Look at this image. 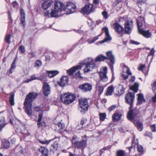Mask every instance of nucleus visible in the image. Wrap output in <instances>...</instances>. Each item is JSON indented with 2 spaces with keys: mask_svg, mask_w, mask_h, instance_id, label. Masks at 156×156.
Returning a JSON list of instances; mask_svg holds the SVG:
<instances>
[{
  "mask_svg": "<svg viewBox=\"0 0 156 156\" xmlns=\"http://www.w3.org/2000/svg\"><path fill=\"white\" fill-rule=\"evenodd\" d=\"M76 99L73 94L69 93H64L61 95L60 99L62 102L65 105H68L72 103Z\"/></svg>",
  "mask_w": 156,
  "mask_h": 156,
  "instance_id": "1",
  "label": "nucleus"
},
{
  "mask_svg": "<svg viewBox=\"0 0 156 156\" xmlns=\"http://www.w3.org/2000/svg\"><path fill=\"white\" fill-rule=\"evenodd\" d=\"M79 110L82 113H84L87 110L88 107L87 99L81 98L79 100Z\"/></svg>",
  "mask_w": 156,
  "mask_h": 156,
  "instance_id": "2",
  "label": "nucleus"
},
{
  "mask_svg": "<svg viewBox=\"0 0 156 156\" xmlns=\"http://www.w3.org/2000/svg\"><path fill=\"white\" fill-rule=\"evenodd\" d=\"M134 92H128L126 94L125 97L126 102L129 105L130 108H133V103L135 98Z\"/></svg>",
  "mask_w": 156,
  "mask_h": 156,
  "instance_id": "3",
  "label": "nucleus"
},
{
  "mask_svg": "<svg viewBox=\"0 0 156 156\" xmlns=\"http://www.w3.org/2000/svg\"><path fill=\"white\" fill-rule=\"evenodd\" d=\"M37 95V94L34 92H30L26 96L24 104L25 106L31 104Z\"/></svg>",
  "mask_w": 156,
  "mask_h": 156,
  "instance_id": "4",
  "label": "nucleus"
},
{
  "mask_svg": "<svg viewBox=\"0 0 156 156\" xmlns=\"http://www.w3.org/2000/svg\"><path fill=\"white\" fill-rule=\"evenodd\" d=\"M132 108L129 107V110L127 116L128 119L130 121L133 120L135 118L140 116L139 111L138 110H132Z\"/></svg>",
  "mask_w": 156,
  "mask_h": 156,
  "instance_id": "5",
  "label": "nucleus"
},
{
  "mask_svg": "<svg viewBox=\"0 0 156 156\" xmlns=\"http://www.w3.org/2000/svg\"><path fill=\"white\" fill-rule=\"evenodd\" d=\"M107 68L105 66L101 68L99 72L101 80L103 82H105L108 80V78L107 75Z\"/></svg>",
  "mask_w": 156,
  "mask_h": 156,
  "instance_id": "6",
  "label": "nucleus"
},
{
  "mask_svg": "<svg viewBox=\"0 0 156 156\" xmlns=\"http://www.w3.org/2000/svg\"><path fill=\"white\" fill-rule=\"evenodd\" d=\"M76 8L75 4L72 2H68L66 5L65 10L68 14H70L74 12Z\"/></svg>",
  "mask_w": 156,
  "mask_h": 156,
  "instance_id": "7",
  "label": "nucleus"
},
{
  "mask_svg": "<svg viewBox=\"0 0 156 156\" xmlns=\"http://www.w3.org/2000/svg\"><path fill=\"white\" fill-rule=\"evenodd\" d=\"M133 22L132 21H127L125 25V32L127 34L130 33L133 27Z\"/></svg>",
  "mask_w": 156,
  "mask_h": 156,
  "instance_id": "8",
  "label": "nucleus"
},
{
  "mask_svg": "<svg viewBox=\"0 0 156 156\" xmlns=\"http://www.w3.org/2000/svg\"><path fill=\"white\" fill-rule=\"evenodd\" d=\"M94 9L93 5L90 4L86 5L82 9L81 11L84 13L88 14L92 12Z\"/></svg>",
  "mask_w": 156,
  "mask_h": 156,
  "instance_id": "9",
  "label": "nucleus"
},
{
  "mask_svg": "<svg viewBox=\"0 0 156 156\" xmlns=\"http://www.w3.org/2000/svg\"><path fill=\"white\" fill-rule=\"evenodd\" d=\"M43 93L45 96H48L50 94L51 92L50 87L49 84L47 82L43 83Z\"/></svg>",
  "mask_w": 156,
  "mask_h": 156,
  "instance_id": "10",
  "label": "nucleus"
},
{
  "mask_svg": "<svg viewBox=\"0 0 156 156\" xmlns=\"http://www.w3.org/2000/svg\"><path fill=\"white\" fill-rule=\"evenodd\" d=\"M129 75H131L132 73L128 68L126 66H123V70L122 75V76L124 80H126L128 78Z\"/></svg>",
  "mask_w": 156,
  "mask_h": 156,
  "instance_id": "11",
  "label": "nucleus"
},
{
  "mask_svg": "<svg viewBox=\"0 0 156 156\" xmlns=\"http://www.w3.org/2000/svg\"><path fill=\"white\" fill-rule=\"evenodd\" d=\"M69 78L67 76H63L59 81L58 82V84L62 87H64L68 83Z\"/></svg>",
  "mask_w": 156,
  "mask_h": 156,
  "instance_id": "12",
  "label": "nucleus"
},
{
  "mask_svg": "<svg viewBox=\"0 0 156 156\" xmlns=\"http://www.w3.org/2000/svg\"><path fill=\"white\" fill-rule=\"evenodd\" d=\"M102 30H104L105 31L106 37L103 41H100L99 42L100 44L112 40V38L109 34L108 28L107 27H105L103 28Z\"/></svg>",
  "mask_w": 156,
  "mask_h": 156,
  "instance_id": "13",
  "label": "nucleus"
},
{
  "mask_svg": "<svg viewBox=\"0 0 156 156\" xmlns=\"http://www.w3.org/2000/svg\"><path fill=\"white\" fill-rule=\"evenodd\" d=\"M106 55L107 56V59H110L111 62L112 64L110 65V66L112 71L113 72V64L115 63L114 57L111 51L107 52L106 53Z\"/></svg>",
  "mask_w": 156,
  "mask_h": 156,
  "instance_id": "14",
  "label": "nucleus"
},
{
  "mask_svg": "<svg viewBox=\"0 0 156 156\" xmlns=\"http://www.w3.org/2000/svg\"><path fill=\"white\" fill-rule=\"evenodd\" d=\"M79 88L84 92L89 91L91 90L92 85L89 83H85L79 86Z\"/></svg>",
  "mask_w": 156,
  "mask_h": 156,
  "instance_id": "15",
  "label": "nucleus"
},
{
  "mask_svg": "<svg viewBox=\"0 0 156 156\" xmlns=\"http://www.w3.org/2000/svg\"><path fill=\"white\" fill-rule=\"evenodd\" d=\"M64 4L60 2L56 1L54 4V9L61 12L63 9Z\"/></svg>",
  "mask_w": 156,
  "mask_h": 156,
  "instance_id": "16",
  "label": "nucleus"
},
{
  "mask_svg": "<svg viewBox=\"0 0 156 156\" xmlns=\"http://www.w3.org/2000/svg\"><path fill=\"white\" fill-rule=\"evenodd\" d=\"M42 116V114H39L37 123L38 127L41 129H43L46 126L45 122H41Z\"/></svg>",
  "mask_w": 156,
  "mask_h": 156,
  "instance_id": "17",
  "label": "nucleus"
},
{
  "mask_svg": "<svg viewBox=\"0 0 156 156\" xmlns=\"http://www.w3.org/2000/svg\"><path fill=\"white\" fill-rule=\"evenodd\" d=\"M87 141L85 140H83L81 141H76L75 142L74 145L77 148H83L85 145Z\"/></svg>",
  "mask_w": 156,
  "mask_h": 156,
  "instance_id": "18",
  "label": "nucleus"
},
{
  "mask_svg": "<svg viewBox=\"0 0 156 156\" xmlns=\"http://www.w3.org/2000/svg\"><path fill=\"white\" fill-rule=\"evenodd\" d=\"M52 2V0H45L42 4V7L44 9H46L50 7Z\"/></svg>",
  "mask_w": 156,
  "mask_h": 156,
  "instance_id": "19",
  "label": "nucleus"
},
{
  "mask_svg": "<svg viewBox=\"0 0 156 156\" xmlns=\"http://www.w3.org/2000/svg\"><path fill=\"white\" fill-rule=\"evenodd\" d=\"M82 67L80 65H78L71 68L67 70V73L69 75H72L75 72L76 70L81 69Z\"/></svg>",
  "mask_w": 156,
  "mask_h": 156,
  "instance_id": "20",
  "label": "nucleus"
},
{
  "mask_svg": "<svg viewBox=\"0 0 156 156\" xmlns=\"http://www.w3.org/2000/svg\"><path fill=\"white\" fill-rule=\"evenodd\" d=\"M113 27L115 30L119 33H121L123 31V28L118 23H114Z\"/></svg>",
  "mask_w": 156,
  "mask_h": 156,
  "instance_id": "21",
  "label": "nucleus"
},
{
  "mask_svg": "<svg viewBox=\"0 0 156 156\" xmlns=\"http://www.w3.org/2000/svg\"><path fill=\"white\" fill-rule=\"evenodd\" d=\"M139 34L142 35L144 37L146 38H149L151 35V33L149 32V30L145 31L143 29H139Z\"/></svg>",
  "mask_w": 156,
  "mask_h": 156,
  "instance_id": "22",
  "label": "nucleus"
},
{
  "mask_svg": "<svg viewBox=\"0 0 156 156\" xmlns=\"http://www.w3.org/2000/svg\"><path fill=\"white\" fill-rule=\"evenodd\" d=\"M85 67L84 69V72H88L91 70L95 66V64H84Z\"/></svg>",
  "mask_w": 156,
  "mask_h": 156,
  "instance_id": "23",
  "label": "nucleus"
},
{
  "mask_svg": "<svg viewBox=\"0 0 156 156\" xmlns=\"http://www.w3.org/2000/svg\"><path fill=\"white\" fill-rule=\"evenodd\" d=\"M7 122L5 121V118L2 115H0V131L6 126Z\"/></svg>",
  "mask_w": 156,
  "mask_h": 156,
  "instance_id": "24",
  "label": "nucleus"
},
{
  "mask_svg": "<svg viewBox=\"0 0 156 156\" xmlns=\"http://www.w3.org/2000/svg\"><path fill=\"white\" fill-rule=\"evenodd\" d=\"M137 104H141L143 102L145 101V100L144 98L143 95L141 93H140L137 94Z\"/></svg>",
  "mask_w": 156,
  "mask_h": 156,
  "instance_id": "25",
  "label": "nucleus"
},
{
  "mask_svg": "<svg viewBox=\"0 0 156 156\" xmlns=\"http://www.w3.org/2000/svg\"><path fill=\"white\" fill-rule=\"evenodd\" d=\"M122 115L116 112L113 114L112 116V119L114 122H117L120 119Z\"/></svg>",
  "mask_w": 156,
  "mask_h": 156,
  "instance_id": "26",
  "label": "nucleus"
},
{
  "mask_svg": "<svg viewBox=\"0 0 156 156\" xmlns=\"http://www.w3.org/2000/svg\"><path fill=\"white\" fill-rule=\"evenodd\" d=\"M83 65L84 64H95L94 62L91 58H88L86 59L81 63Z\"/></svg>",
  "mask_w": 156,
  "mask_h": 156,
  "instance_id": "27",
  "label": "nucleus"
},
{
  "mask_svg": "<svg viewBox=\"0 0 156 156\" xmlns=\"http://www.w3.org/2000/svg\"><path fill=\"white\" fill-rule=\"evenodd\" d=\"M20 14L21 16V24L23 25L24 27L25 25V15L24 11L22 9L20 11Z\"/></svg>",
  "mask_w": 156,
  "mask_h": 156,
  "instance_id": "28",
  "label": "nucleus"
},
{
  "mask_svg": "<svg viewBox=\"0 0 156 156\" xmlns=\"http://www.w3.org/2000/svg\"><path fill=\"white\" fill-rule=\"evenodd\" d=\"M48 76L52 78L58 74L59 72L57 70L48 71H47Z\"/></svg>",
  "mask_w": 156,
  "mask_h": 156,
  "instance_id": "29",
  "label": "nucleus"
},
{
  "mask_svg": "<svg viewBox=\"0 0 156 156\" xmlns=\"http://www.w3.org/2000/svg\"><path fill=\"white\" fill-rule=\"evenodd\" d=\"M31 105L32 104H30V105H27V106H25L26 107L25 112L29 115H31L32 113Z\"/></svg>",
  "mask_w": 156,
  "mask_h": 156,
  "instance_id": "30",
  "label": "nucleus"
},
{
  "mask_svg": "<svg viewBox=\"0 0 156 156\" xmlns=\"http://www.w3.org/2000/svg\"><path fill=\"white\" fill-rule=\"evenodd\" d=\"M60 12L59 11L55 10V9H53L51 10V12H50V15L51 17H56L59 16L58 13Z\"/></svg>",
  "mask_w": 156,
  "mask_h": 156,
  "instance_id": "31",
  "label": "nucleus"
},
{
  "mask_svg": "<svg viewBox=\"0 0 156 156\" xmlns=\"http://www.w3.org/2000/svg\"><path fill=\"white\" fill-rule=\"evenodd\" d=\"M39 151L43 154L45 156H47L48 153V151L45 147H41L39 149Z\"/></svg>",
  "mask_w": 156,
  "mask_h": 156,
  "instance_id": "32",
  "label": "nucleus"
},
{
  "mask_svg": "<svg viewBox=\"0 0 156 156\" xmlns=\"http://www.w3.org/2000/svg\"><path fill=\"white\" fill-rule=\"evenodd\" d=\"M136 126L139 131H141L143 129V125L142 122L137 121L136 124Z\"/></svg>",
  "mask_w": 156,
  "mask_h": 156,
  "instance_id": "33",
  "label": "nucleus"
},
{
  "mask_svg": "<svg viewBox=\"0 0 156 156\" xmlns=\"http://www.w3.org/2000/svg\"><path fill=\"white\" fill-rule=\"evenodd\" d=\"M138 84L136 83H135L134 85L132 86L130 88L134 92H136L138 90Z\"/></svg>",
  "mask_w": 156,
  "mask_h": 156,
  "instance_id": "34",
  "label": "nucleus"
},
{
  "mask_svg": "<svg viewBox=\"0 0 156 156\" xmlns=\"http://www.w3.org/2000/svg\"><path fill=\"white\" fill-rule=\"evenodd\" d=\"M114 91V87L112 86H110L108 87L106 92L108 95H111Z\"/></svg>",
  "mask_w": 156,
  "mask_h": 156,
  "instance_id": "35",
  "label": "nucleus"
},
{
  "mask_svg": "<svg viewBox=\"0 0 156 156\" xmlns=\"http://www.w3.org/2000/svg\"><path fill=\"white\" fill-rule=\"evenodd\" d=\"M106 59L107 58L106 57H105L102 55H100L98 56L96 58L95 61V62L102 61Z\"/></svg>",
  "mask_w": 156,
  "mask_h": 156,
  "instance_id": "36",
  "label": "nucleus"
},
{
  "mask_svg": "<svg viewBox=\"0 0 156 156\" xmlns=\"http://www.w3.org/2000/svg\"><path fill=\"white\" fill-rule=\"evenodd\" d=\"M125 89L123 87V85L122 84H119V87L118 92L119 94H122L124 92V90Z\"/></svg>",
  "mask_w": 156,
  "mask_h": 156,
  "instance_id": "37",
  "label": "nucleus"
},
{
  "mask_svg": "<svg viewBox=\"0 0 156 156\" xmlns=\"http://www.w3.org/2000/svg\"><path fill=\"white\" fill-rule=\"evenodd\" d=\"M116 154L117 156H125L126 155L125 151L122 150L117 151Z\"/></svg>",
  "mask_w": 156,
  "mask_h": 156,
  "instance_id": "38",
  "label": "nucleus"
},
{
  "mask_svg": "<svg viewBox=\"0 0 156 156\" xmlns=\"http://www.w3.org/2000/svg\"><path fill=\"white\" fill-rule=\"evenodd\" d=\"M40 79L39 78H37V77L35 76L34 75L31 76L30 78L27 79L25 81V82L28 83L29 82L35 80H39Z\"/></svg>",
  "mask_w": 156,
  "mask_h": 156,
  "instance_id": "39",
  "label": "nucleus"
},
{
  "mask_svg": "<svg viewBox=\"0 0 156 156\" xmlns=\"http://www.w3.org/2000/svg\"><path fill=\"white\" fill-rule=\"evenodd\" d=\"M87 122V120L86 119H82L80 122V127H79V126H78L76 127V129L77 130H80L83 128V125L86 123Z\"/></svg>",
  "mask_w": 156,
  "mask_h": 156,
  "instance_id": "40",
  "label": "nucleus"
},
{
  "mask_svg": "<svg viewBox=\"0 0 156 156\" xmlns=\"http://www.w3.org/2000/svg\"><path fill=\"white\" fill-rule=\"evenodd\" d=\"M14 94L12 93L11 94L9 98V102L10 104L12 105H14Z\"/></svg>",
  "mask_w": 156,
  "mask_h": 156,
  "instance_id": "41",
  "label": "nucleus"
},
{
  "mask_svg": "<svg viewBox=\"0 0 156 156\" xmlns=\"http://www.w3.org/2000/svg\"><path fill=\"white\" fill-rule=\"evenodd\" d=\"M2 146L4 148H7L9 147V142L8 141L5 140L3 142Z\"/></svg>",
  "mask_w": 156,
  "mask_h": 156,
  "instance_id": "42",
  "label": "nucleus"
},
{
  "mask_svg": "<svg viewBox=\"0 0 156 156\" xmlns=\"http://www.w3.org/2000/svg\"><path fill=\"white\" fill-rule=\"evenodd\" d=\"M56 125L59 129H62L65 128V125L61 122L57 123Z\"/></svg>",
  "mask_w": 156,
  "mask_h": 156,
  "instance_id": "43",
  "label": "nucleus"
},
{
  "mask_svg": "<svg viewBox=\"0 0 156 156\" xmlns=\"http://www.w3.org/2000/svg\"><path fill=\"white\" fill-rule=\"evenodd\" d=\"M42 65V62L41 60H37L35 62V67L39 68Z\"/></svg>",
  "mask_w": 156,
  "mask_h": 156,
  "instance_id": "44",
  "label": "nucleus"
},
{
  "mask_svg": "<svg viewBox=\"0 0 156 156\" xmlns=\"http://www.w3.org/2000/svg\"><path fill=\"white\" fill-rule=\"evenodd\" d=\"M100 120L102 121H103L106 118V115L105 113H100Z\"/></svg>",
  "mask_w": 156,
  "mask_h": 156,
  "instance_id": "45",
  "label": "nucleus"
},
{
  "mask_svg": "<svg viewBox=\"0 0 156 156\" xmlns=\"http://www.w3.org/2000/svg\"><path fill=\"white\" fill-rule=\"evenodd\" d=\"M11 38V35L9 34H7L6 35L5 37V41L8 43H10V39Z\"/></svg>",
  "mask_w": 156,
  "mask_h": 156,
  "instance_id": "46",
  "label": "nucleus"
},
{
  "mask_svg": "<svg viewBox=\"0 0 156 156\" xmlns=\"http://www.w3.org/2000/svg\"><path fill=\"white\" fill-rule=\"evenodd\" d=\"M97 87L100 93H101L102 92L104 88L103 87L101 86H100L99 82L97 83Z\"/></svg>",
  "mask_w": 156,
  "mask_h": 156,
  "instance_id": "47",
  "label": "nucleus"
},
{
  "mask_svg": "<svg viewBox=\"0 0 156 156\" xmlns=\"http://www.w3.org/2000/svg\"><path fill=\"white\" fill-rule=\"evenodd\" d=\"M58 141H55L54 143L51 144V146L55 150H57L58 147Z\"/></svg>",
  "mask_w": 156,
  "mask_h": 156,
  "instance_id": "48",
  "label": "nucleus"
},
{
  "mask_svg": "<svg viewBox=\"0 0 156 156\" xmlns=\"http://www.w3.org/2000/svg\"><path fill=\"white\" fill-rule=\"evenodd\" d=\"M137 27L138 29V31L139 32V29H143V28H140V27L142 26V23L139 21L138 20H137Z\"/></svg>",
  "mask_w": 156,
  "mask_h": 156,
  "instance_id": "49",
  "label": "nucleus"
},
{
  "mask_svg": "<svg viewBox=\"0 0 156 156\" xmlns=\"http://www.w3.org/2000/svg\"><path fill=\"white\" fill-rule=\"evenodd\" d=\"M98 36L94 37L93 39H92L88 40H87V42L88 43L91 44V43H94V41H95L96 40H98Z\"/></svg>",
  "mask_w": 156,
  "mask_h": 156,
  "instance_id": "50",
  "label": "nucleus"
},
{
  "mask_svg": "<svg viewBox=\"0 0 156 156\" xmlns=\"http://www.w3.org/2000/svg\"><path fill=\"white\" fill-rule=\"evenodd\" d=\"M51 141V140H44V141H42V140H39L40 142L42 144H49V143Z\"/></svg>",
  "mask_w": 156,
  "mask_h": 156,
  "instance_id": "51",
  "label": "nucleus"
},
{
  "mask_svg": "<svg viewBox=\"0 0 156 156\" xmlns=\"http://www.w3.org/2000/svg\"><path fill=\"white\" fill-rule=\"evenodd\" d=\"M152 89L153 91L156 90V81L152 84Z\"/></svg>",
  "mask_w": 156,
  "mask_h": 156,
  "instance_id": "52",
  "label": "nucleus"
},
{
  "mask_svg": "<svg viewBox=\"0 0 156 156\" xmlns=\"http://www.w3.org/2000/svg\"><path fill=\"white\" fill-rule=\"evenodd\" d=\"M102 14L104 18L105 19L108 18V16L107 12L105 11H104L102 12Z\"/></svg>",
  "mask_w": 156,
  "mask_h": 156,
  "instance_id": "53",
  "label": "nucleus"
},
{
  "mask_svg": "<svg viewBox=\"0 0 156 156\" xmlns=\"http://www.w3.org/2000/svg\"><path fill=\"white\" fill-rule=\"evenodd\" d=\"M75 76L76 77L79 78L80 79H81L82 77L80 75V71H78L77 73H76L75 74Z\"/></svg>",
  "mask_w": 156,
  "mask_h": 156,
  "instance_id": "54",
  "label": "nucleus"
},
{
  "mask_svg": "<svg viewBox=\"0 0 156 156\" xmlns=\"http://www.w3.org/2000/svg\"><path fill=\"white\" fill-rule=\"evenodd\" d=\"M145 68V65H140L138 69L139 70L143 71V69Z\"/></svg>",
  "mask_w": 156,
  "mask_h": 156,
  "instance_id": "55",
  "label": "nucleus"
},
{
  "mask_svg": "<svg viewBox=\"0 0 156 156\" xmlns=\"http://www.w3.org/2000/svg\"><path fill=\"white\" fill-rule=\"evenodd\" d=\"M151 128L152 132H154L156 131L155 125V124H153L151 126Z\"/></svg>",
  "mask_w": 156,
  "mask_h": 156,
  "instance_id": "56",
  "label": "nucleus"
},
{
  "mask_svg": "<svg viewBox=\"0 0 156 156\" xmlns=\"http://www.w3.org/2000/svg\"><path fill=\"white\" fill-rule=\"evenodd\" d=\"M77 138V136H73L72 137V143L74 144H75V142H76V140Z\"/></svg>",
  "mask_w": 156,
  "mask_h": 156,
  "instance_id": "57",
  "label": "nucleus"
},
{
  "mask_svg": "<svg viewBox=\"0 0 156 156\" xmlns=\"http://www.w3.org/2000/svg\"><path fill=\"white\" fill-rule=\"evenodd\" d=\"M152 101L154 103H156V93L155 95L152 98Z\"/></svg>",
  "mask_w": 156,
  "mask_h": 156,
  "instance_id": "58",
  "label": "nucleus"
},
{
  "mask_svg": "<svg viewBox=\"0 0 156 156\" xmlns=\"http://www.w3.org/2000/svg\"><path fill=\"white\" fill-rule=\"evenodd\" d=\"M137 149L138 151H141L143 149V147L141 146L138 145L137 146Z\"/></svg>",
  "mask_w": 156,
  "mask_h": 156,
  "instance_id": "59",
  "label": "nucleus"
},
{
  "mask_svg": "<svg viewBox=\"0 0 156 156\" xmlns=\"http://www.w3.org/2000/svg\"><path fill=\"white\" fill-rule=\"evenodd\" d=\"M20 49L21 51V53H23L25 52V48L23 46H20Z\"/></svg>",
  "mask_w": 156,
  "mask_h": 156,
  "instance_id": "60",
  "label": "nucleus"
},
{
  "mask_svg": "<svg viewBox=\"0 0 156 156\" xmlns=\"http://www.w3.org/2000/svg\"><path fill=\"white\" fill-rule=\"evenodd\" d=\"M130 42L131 43L133 44H135L136 45H138L140 44V43L136 41H134L133 40H131L130 41Z\"/></svg>",
  "mask_w": 156,
  "mask_h": 156,
  "instance_id": "61",
  "label": "nucleus"
},
{
  "mask_svg": "<svg viewBox=\"0 0 156 156\" xmlns=\"http://www.w3.org/2000/svg\"><path fill=\"white\" fill-rule=\"evenodd\" d=\"M154 53V48L152 49L149 53V55H153Z\"/></svg>",
  "mask_w": 156,
  "mask_h": 156,
  "instance_id": "62",
  "label": "nucleus"
},
{
  "mask_svg": "<svg viewBox=\"0 0 156 156\" xmlns=\"http://www.w3.org/2000/svg\"><path fill=\"white\" fill-rule=\"evenodd\" d=\"M12 5L14 7H17L18 6V4L16 2H13L12 3Z\"/></svg>",
  "mask_w": 156,
  "mask_h": 156,
  "instance_id": "63",
  "label": "nucleus"
},
{
  "mask_svg": "<svg viewBox=\"0 0 156 156\" xmlns=\"http://www.w3.org/2000/svg\"><path fill=\"white\" fill-rule=\"evenodd\" d=\"M41 110L39 107L37 106L35 107L34 110L35 111L38 112L40 111Z\"/></svg>",
  "mask_w": 156,
  "mask_h": 156,
  "instance_id": "64",
  "label": "nucleus"
}]
</instances>
